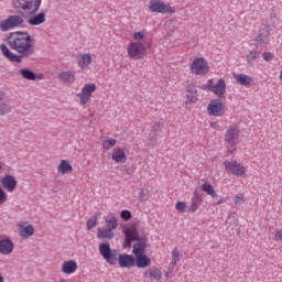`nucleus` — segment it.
I'll return each mask as SVG.
<instances>
[{
    "label": "nucleus",
    "instance_id": "40",
    "mask_svg": "<svg viewBox=\"0 0 282 282\" xmlns=\"http://www.w3.org/2000/svg\"><path fill=\"white\" fill-rule=\"evenodd\" d=\"M234 202L236 205L246 204V197L243 196V194H238L234 197Z\"/></svg>",
    "mask_w": 282,
    "mask_h": 282
},
{
    "label": "nucleus",
    "instance_id": "5",
    "mask_svg": "<svg viewBox=\"0 0 282 282\" xmlns=\"http://www.w3.org/2000/svg\"><path fill=\"white\" fill-rule=\"evenodd\" d=\"M25 23L23 17L19 14L9 15L7 19L0 21V32H10L15 28H21Z\"/></svg>",
    "mask_w": 282,
    "mask_h": 282
},
{
    "label": "nucleus",
    "instance_id": "15",
    "mask_svg": "<svg viewBox=\"0 0 282 282\" xmlns=\"http://www.w3.org/2000/svg\"><path fill=\"white\" fill-rule=\"evenodd\" d=\"M96 91V84H86L82 89V93L78 94L82 107H85L89 102L91 95Z\"/></svg>",
    "mask_w": 282,
    "mask_h": 282
},
{
    "label": "nucleus",
    "instance_id": "3",
    "mask_svg": "<svg viewBox=\"0 0 282 282\" xmlns=\"http://www.w3.org/2000/svg\"><path fill=\"white\" fill-rule=\"evenodd\" d=\"M99 254L109 263V265L119 264V268H127L131 270L135 265V258L128 253H120L118 249H111L109 243L99 245Z\"/></svg>",
    "mask_w": 282,
    "mask_h": 282
},
{
    "label": "nucleus",
    "instance_id": "37",
    "mask_svg": "<svg viewBox=\"0 0 282 282\" xmlns=\"http://www.w3.org/2000/svg\"><path fill=\"white\" fill-rule=\"evenodd\" d=\"M62 272L64 274H72V260H68V261L63 263Z\"/></svg>",
    "mask_w": 282,
    "mask_h": 282
},
{
    "label": "nucleus",
    "instance_id": "22",
    "mask_svg": "<svg viewBox=\"0 0 282 282\" xmlns=\"http://www.w3.org/2000/svg\"><path fill=\"white\" fill-rule=\"evenodd\" d=\"M19 74H21L22 78H25V80H42L43 75H36L32 69L30 68H21L19 70Z\"/></svg>",
    "mask_w": 282,
    "mask_h": 282
},
{
    "label": "nucleus",
    "instance_id": "16",
    "mask_svg": "<svg viewBox=\"0 0 282 282\" xmlns=\"http://www.w3.org/2000/svg\"><path fill=\"white\" fill-rule=\"evenodd\" d=\"M19 227V235L22 237V239H30L34 235V226L28 225L26 221H20L18 224Z\"/></svg>",
    "mask_w": 282,
    "mask_h": 282
},
{
    "label": "nucleus",
    "instance_id": "6",
    "mask_svg": "<svg viewBox=\"0 0 282 282\" xmlns=\"http://www.w3.org/2000/svg\"><path fill=\"white\" fill-rule=\"evenodd\" d=\"M43 0H15L18 10L26 12V14H36L41 10Z\"/></svg>",
    "mask_w": 282,
    "mask_h": 282
},
{
    "label": "nucleus",
    "instance_id": "20",
    "mask_svg": "<svg viewBox=\"0 0 282 282\" xmlns=\"http://www.w3.org/2000/svg\"><path fill=\"white\" fill-rule=\"evenodd\" d=\"M209 91L218 96V98H224V94H226V79H218L217 84Z\"/></svg>",
    "mask_w": 282,
    "mask_h": 282
},
{
    "label": "nucleus",
    "instance_id": "51",
    "mask_svg": "<svg viewBox=\"0 0 282 282\" xmlns=\"http://www.w3.org/2000/svg\"><path fill=\"white\" fill-rule=\"evenodd\" d=\"M224 202H226V198H220L217 204H224Z\"/></svg>",
    "mask_w": 282,
    "mask_h": 282
},
{
    "label": "nucleus",
    "instance_id": "43",
    "mask_svg": "<svg viewBox=\"0 0 282 282\" xmlns=\"http://www.w3.org/2000/svg\"><path fill=\"white\" fill-rule=\"evenodd\" d=\"M133 37H134V41H137V43H140V41L144 40V32L142 31L135 32L133 34Z\"/></svg>",
    "mask_w": 282,
    "mask_h": 282
},
{
    "label": "nucleus",
    "instance_id": "46",
    "mask_svg": "<svg viewBox=\"0 0 282 282\" xmlns=\"http://www.w3.org/2000/svg\"><path fill=\"white\" fill-rule=\"evenodd\" d=\"M214 80L213 79H208L207 84L202 86V89H208V91H210L213 89V87L215 86V84H213Z\"/></svg>",
    "mask_w": 282,
    "mask_h": 282
},
{
    "label": "nucleus",
    "instance_id": "4",
    "mask_svg": "<svg viewBox=\"0 0 282 282\" xmlns=\"http://www.w3.org/2000/svg\"><path fill=\"white\" fill-rule=\"evenodd\" d=\"M237 140H239V127L232 124L225 133V145L228 153H235L237 150Z\"/></svg>",
    "mask_w": 282,
    "mask_h": 282
},
{
    "label": "nucleus",
    "instance_id": "21",
    "mask_svg": "<svg viewBox=\"0 0 282 282\" xmlns=\"http://www.w3.org/2000/svg\"><path fill=\"white\" fill-rule=\"evenodd\" d=\"M113 237H116L113 230L107 227H101L97 231V239H102V241H111Z\"/></svg>",
    "mask_w": 282,
    "mask_h": 282
},
{
    "label": "nucleus",
    "instance_id": "17",
    "mask_svg": "<svg viewBox=\"0 0 282 282\" xmlns=\"http://www.w3.org/2000/svg\"><path fill=\"white\" fill-rule=\"evenodd\" d=\"M12 111V105L8 100L6 93L0 90V116H8Z\"/></svg>",
    "mask_w": 282,
    "mask_h": 282
},
{
    "label": "nucleus",
    "instance_id": "47",
    "mask_svg": "<svg viewBox=\"0 0 282 282\" xmlns=\"http://www.w3.org/2000/svg\"><path fill=\"white\" fill-rule=\"evenodd\" d=\"M173 270H175V267H173L172 264H170L167 271L165 272V278H166V279H171V276L173 275Z\"/></svg>",
    "mask_w": 282,
    "mask_h": 282
},
{
    "label": "nucleus",
    "instance_id": "50",
    "mask_svg": "<svg viewBox=\"0 0 282 282\" xmlns=\"http://www.w3.org/2000/svg\"><path fill=\"white\" fill-rule=\"evenodd\" d=\"M0 282H6V279L3 278L2 273H0Z\"/></svg>",
    "mask_w": 282,
    "mask_h": 282
},
{
    "label": "nucleus",
    "instance_id": "11",
    "mask_svg": "<svg viewBox=\"0 0 282 282\" xmlns=\"http://www.w3.org/2000/svg\"><path fill=\"white\" fill-rule=\"evenodd\" d=\"M0 184L3 191H7V193H14L19 183L17 182V177H14V175L7 174L0 178Z\"/></svg>",
    "mask_w": 282,
    "mask_h": 282
},
{
    "label": "nucleus",
    "instance_id": "31",
    "mask_svg": "<svg viewBox=\"0 0 282 282\" xmlns=\"http://www.w3.org/2000/svg\"><path fill=\"white\" fill-rule=\"evenodd\" d=\"M202 191L206 193V195H209V197H217V192H215V187L210 185V183H203L200 186Z\"/></svg>",
    "mask_w": 282,
    "mask_h": 282
},
{
    "label": "nucleus",
    "instance_id": "38",
    "mask_svg": "<svg viewBox=\"0 0 282 282\" xmlns=\"http://www.w3.org/2000/svg\"><path fill=\"white\" fill-rule=\"evenodd\" d=\"M63 83H69L72 80V72H62L58 76Z\"/></svg>",
    "mask_w": 282,
    "mask_h": 282
},
{
    "label": "nucleus",
    "instance_id": "32",
    "mask_svg": "<svg viewBox=\"0 0 282 282\" xmlns=\"http://www.w3.org/2000/svg\"><path fill=\"white\" fill-rule=\"evenodd\" d=\"M104 228H108L110 230H116V228H118V220L113 214L108 216V219H106V226Z\"/></svg>",
    "mask_w": 282,
    "mask_h": 282
},
{
    "label": "nucleus",
    "instance_id": "7",
    "mask_svg": "<svg viewBox=\"0 0 282 282\" xmlns=\"http://www.w3.org/2000/svg\"><path fill=\"white\" fill-rule=\"evenodd\" d=\"M128 56L134 61H141L147 56V46L142 42H132L128 46Z\"/></svg>",
    "mask_w": 282,
    "mask_h": 282
},
{
    "label": "nucleus",
    "instance_id": "23",
    "mask_svg": "<svg viewBox=\"0 0 282 282\" xmlns=\"http://www.w3.org/2000/svg\"><path fill=\"white\" fill-rule=\"evenodd\" d=\"M162 129H164V123L162 122H154L151 127V133H150V142L153 144V142H158V134L162 132Z\"/></svg>",
    "mask_w": 282,
    "mask_h": 282
},
{
    "label": "nucleus",
    "instance_id": "26",
    "mask_svg": "<svg viewBox=\"0 0 282 282\" xmlns=\"http://www.w3.org/2000/svg\"><path fill=\"white\" fill-rule=\"evenodd\" d=\"M234 78L238 85H242V87H248V85L252 84V77L250 75L243 74H234Z\"/></svg>",
    "mask_w": 282,
    "mask_h": 282
},
{
    "label": "nucleus",
    "instance_id": "44",
    "mask_svg": "<svg viewBox=\"0 0 282 282\" xmlns=\"http://www.w3.org/2000/svg\"><path fill=\"white\" fill-rule=\"evenodd\" d=\"M263 61L270 62L274 58V55L271 52H264L262 54Z\"/></svg>",
    "mask_w": 282,
    "mask_h": 282
},
{
    "label": "nucleus",
    "instance_id": "18",
    "mask_svg": "<svg viewBox=\"0 0 282 282\" xmlns=\"http://www.w3.org/2000/svg\"><path fill=\"white\" fill-rule=\"evenodd\" d=\"M197 102V87L195 85L189 84L186 87V101L185 105L188 107V105H195Z\"/></svg>",
    "mask_w": 282,
    "mask_h": 282
},
{
    "label": "nucleus",
    "instance_id": "24",
    "mask_svg": "<svg viewBox=\"0 0 282 282\" xmlns=\"http://www.w3.org/2000/svg\"><path fill=\"white\" fill-rule=\"evenodd\" d=\"M111 159L117 164H124V162H127V154L124 153V150L119 148L112 151Z\"/></svg>",
    "mask_w": 282,
    "mask_h": 282
},
{
    "label": "nucleus",
    "instance_id": "1",
    "mask_svg": "<svg viewBox=\"0 0 282 282\" xmlns=\"http://www.w3.org/2000/svg\"><path fill=\"white\" fill-rule=\"evenodd\" d=\"M7 44L10 48H8L6 44H1L0 51L11 63H23V58H30L36 53L34 50V39H32V35H30L28 31L9 33ZM10 50H13L17 54L12 53Z\"/></svg>",
    "mask_w": 282,
    "mask_h": 282
},
{
    "label": "nucleus",
    "instance_id": "53",
    "mask_svg": "<svg viewBox=\"0 0 282 282\" xmlns=\"http://www.w3.org/2000/svg\"><path fill=\"white\" fill-rule=\"evenodd\" d=\"M9 171H12V167H9Z\"/></svg>",
    "mask_w": 282,
    "mask_h": 282
},
{
    "label": "nucleus",
    "instance_id": "35",
    "mask_svg": "<svg viewBox=\"0 0 282 282\" xmlns=\"http://www.w3.org/2000/svg\"><path fill=\"white\" fill-rule=\"evenodd\" d=\"M115 144H117L116 139H108L104 141L102 149H105L106 151H109V149H113Z\"/></svg>",
    "mask_w": 282,
    "mask_h": 282
},
{
    "label": "nucleus",
    "instance_id": "13",
    "mask_svg": "<svg viewBox=\"0 0 282 282\" xmlns=\"http://www.w3.org/2000/svg\"><path fill=\"white\" fill-rule=\"evenodd\" d=\"M14 252V242L8 236H0V254L8 257Z\"/></svg>",
    "mask_w": 282,
    "mask_h": 282
},
{
    "label": "nucleus",
    "instance_id": "48",
    "mask_svg": "<svg viewBox=\"0 0 282 282\" xmlns=\"http://www.w3.org/2000/svg\"><path fill=\"white\" fill-rule=\"evenodd\" d=\"M274 241H282V229H278L274 235Z\"/></svg>",
    "mask_w": 282,
    "mask_h": 282
},
{
    "label": "nucleus",
    "instance_id": "42",
    "mask_svg": "<svg viewBox=\"0 0 282 282\" xmlns=\"http://www.w3.org/2000/svg\"><path fill=\"white\" fill-rule=\"evenodd\" d=\"M121 219H123L124 221H129V219H131V212L123 209L120 214Z\"/></svg>",
    "mask_w": 282,
    "mask_h": 282
},
{
    "label": "nucleus",
    "instance_id": "10",
    "mask_svg": "<svg viewBox=\"0 0 282 282\" xmlns=\"http://www.w3.org/2000/svg\"><path fill=\"white\" fill-rule=\"evenodd\" d=\"M224 165L227 173H230L231 175H236L237 177H243V175H246V167L237 161L227 160L224 162Z\"/></svg>",
    "mask_w": 282,
    "mask_h": 282
},
{
    "label": "nucleus",
    "instance_id": "19",
    "mask_svg": "<svg viewBox=\"0 0 282 282\" xmlns=\"http://www.w3.org/2000/svg\"><path fill=\"white\" fill-rule=\"evenodd\" d=\"M46 21L45 12L34 13L26 20V23L32 26L43 25Z\"/></svg>",
    "mask_w": 282,
    "mask_h": 282
},
{
    "label": "nucleus",
    "instance_id": "34",
    "mask_svg": "<svg viewBox=\"0 0 282 282\" xmlns=\"http://www.w3.org/2000/svg\"><path fill=\"white\" fill-rule=\"evenodd\" d=\"M178 261H180V251L177 250V248H175L172 251V261H171L170 265H172V268H175L177 265Z\"/></svg>",
    "mask_w": 282,
    "mask_h": 282
},
{
    "label": "nucleus",
    "instance_id": "27",
    "mask_svg": "<svg viewBox=\"0 0 282 282\" xmlns=\"http://www.w3.org/2000/svg\"><path fill=\"white\" fill-rule=\"evenodd\" d=\"M58 175H67V173H72V164L67 160H62L59 165L57 166Z\"/></svg>",
    "mask_w": 282,
    "mask_h": 282
},
{
    "label": "nucleus",
    "instance_id": "36",
    "mask_svg": "<svg viewBox=\"0 0 282 282\" xmlns=\"http://www.w3.org/2000/svg\"><path fill=\"white\" fill-rule=\"evenodd\" d=\"M121 173H123V175H133V173H135V166L132 165H126L122 167Z\"/></svg>",
    "mask_w": 282,
    "mask_h": 282
},
{
    "label": "nucleus",
    "instance_id": "30",
    "mask_svg": "<svg viewBox=\"0 0 282 282\" xmlns=\"http://www.w3.org/2000/svg\"><path fill=\"white\" fill-rule=\"evenodd\" d=\"M78 65L82 69H87L89 65H91V55L90 54H83L78 57Z\"/></svg>",
    "mask_w": 282,
    "mask_h": 282
},
{
    "label": "nucleus",
    "instance_id": "45",
    "mask_svg": "<svg viewBox=\"0 0 282 282\" xmlns=\"http://www.w3.org/2000/svg\"><path fill=\"white\" fill-rule=\"evenodd\" d=\"M147 195H149V192L144 188H141L139 193V199L141 202H144V199H147Z\"/></svg>",
    "mask_w": 282,
    "mask_h": 282
},
{
    "label": "nucleus",
    "instance_id": "41",
    "mask_svg": "<svg viewBox=\"0 0 282 282\" xmlns=\"http://www.w3.org/2000/svg\"><path fill=\"white\" fill-rule=\"evenodd\" d=\"M175 208L178 210V213H186V203L177 202Z\"/></svg>",
    "mask_w": 282,
    "mask_h": 282
},
{
    "label": "nucleus",
    "instance_id": "14",
    "mask_svg": "<svg viewBox=\"0 0 282 282\" xmlns=\"http://www.w3.org/2000/svg\"><path fill=\"white\" fill-rule=\"evenodd\" d=\"M270 36V28L265 24H262L258 35L254 37V45L257 47H263V45H268V37Z\"/></svg>",
    "mask_w": 282,
    "mask_h": 282
},
{
    "label": "nucleus",
    "instance_id": "28",
    "mask_svg": "<svg viewBox=\"0 0 282 282\" xmlns=\"http://www.w3.org/2000/svg\"><path fill=\"white\" fill-rule=\"evenodd\" d=\"M202 202H203L202 195H199L197 191H194V196L192 197V205L188 210L191 213H195L197 208L202 206Z\"/></svg>",
    "mask_w": 282,
    "mask_h": 282
},
{
    "label": "nucleus",
    "instance_id": "33",
    "mask_svg": "<svg viewBox=\"0 0 282 282\" xmlns=\"http://www.w3.org/2000/svg\"><path fill=\"white\" fill-rule=\"evenodd\" d=\"M99 217L100 214H95L91 218L87 220V230H93V228H96Z\"/></svg>",
    "mask_w": 282,
    "mask_h": 282
},
{
    "label": "nucleus",
    "instance_id": "9",
    "mask_svg": "<svg viewBox=\"0 0 282 282\" xmlns=\"http://www.w3.org/2000/svg\"><path fill=\"white\" fill-rule=\"evenodd\" d=\"M191 72L196 76H206L209 72L208 62L204 57L194 58L191 65Z\"/></svg>",
    "mask_w": 282,
    "mask_h": 282
},
{
    "label": "nucleus",
    "instance_id": "8",
    "mask_svg": "<svg viewBox=\"0 0 282 282\" xmlns=\"http://www.w3.org/2000/svg\"><path fill=\"white\" fill-rule=\"evenodd\" d=\"M150 12L156 14H175V9L171 4L164 3L162 0H151L149 3Z\"/></svg>",
    "mask_w": 282,
    "mask_h": 282
},
{
    "label": "nucleus",
    "instance_id": "39",
    "mask_svg": "<svg viewBox=\"0 0 282 282\" xmlns=\"http://www.w3.org/2000/svg\"><path fill=\"white\" fill-rule=\"evenodd\" d=\"M8 202V193H6V189L0 185V206L6 204Z\"/></svg>",
    "mask_w": 282,
    "mask_h": 282
},
{
    "label": "nucleus",
    "instance_id": "52",
    "mask_svg": "<svg viewBox=\"0 0 282 282\" xmlns=\"http://www.w3.org/2000/svg\"><path fill=\"white\" fill-rule=\"evenodd\" d=\"M2 169H3V164H2V163H0V171H2Z\"/></svg>",
    "mask_w": 282,
    "mask_h": 282
},
{
    "label": "nucleus",
    "instance_id": "2",
    "mask_svg": "<svg viewBox=\"0 0 282 282\" xmlns=\"http://www.w3.org/2000/svg\"><path fill=\"white\" fill-rule=\"evenodd\" d=\"M123 235L126 237L123 248H131L133 241H139L133 246L132 254H134V265L140 269L149 268L151 265V258L147 256V242L142 240L140 235H138V228L135 226H130L123 229Z\"/></svg>",
    "mask_w": 282,
    "mask_h": 282
},
{
    "label": "nucleus",
    "instance_id": "12",
    "mask_svg": "<svg viewBox=\"0 0 282 282\" xmlns=\"http://www.w3.org/2000/svg\"><path fill=\"white\" fill-rule=\"evenodd\" d=\"M207 111L209 116H214L215 118H221L226 113L224 102L219 99L212 100L207 107Z\"/></svg>",
    "mask_w": 282,
    "mask_h": 282
},
{
    "label": "nucleus",
    "instance_id": "29",
    "mask_svg": "<svg viewBox=\"0 0 282 282\" xmlns=\"http://www.w3.org/2000/svg\"><path fill=\"white\" fill-rule=\"evenodd\" d=\"M260 57H261V52H259L257 50L249 51V53L247 54V65L249 67H253L254 61H257Z\"/></svg>",
    "mask_w": 282,
    "mask_h": 282
},
{
    "label": "nucleus",
    "instance_id": "49",
    "mask_svg": "<svg viewBox=\"0 0 282 282\" xmlns=\"http://www.w3.org/2000/svg\"><path fill=\"white\" fill-rule=\"evenodd\" d=\"M75 270H78V264H76V261H72V272Z\"/></svg>",
    "mask_w": 282,
    "mask_h": 282
},
{
    "label": "nucleus",
    "instance_id": "25",
    "mask_svg": "<svg viewBox=\"0 0 282 282\" xmlns=\"http://www.w3.org/2000/svg\"><path fill=\"white\" fill-rule=\"evenodd\" d=\"M143 274L145 279H154L155 281H160V279H162V271L156 267L147 269Z\"/></svg>",
    "mask_w": 282,
    "mask_h": 282
}]
</instances>
